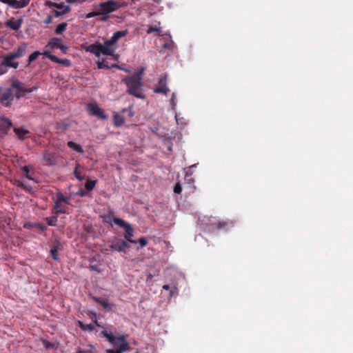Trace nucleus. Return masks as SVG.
<instances>
[{"label": "nucleus", "mask_w": 353, "mask_h": 353, "mask_svg": "<svg viewBox=\"0 0 353 353\" xmlns=\"http://www.w3.org/2000/svg\"><path fill=\"white\" fill-rule=\"evenodd\" d=\"M112 221L116 225L120 226L121 228H124L125 230V235L124 237L126 241L131 243V241H133L131 238L134 235V229L127 222L123 221V219L117 217H113Z\"/></svg>", "instance_id": "nucleus-6"}, {"label": "nucleus", "mask_w": 353, "mask_h": 353, "mask_svg": "<svg viewBox=\"0 0 353 353\" xmlns=\"http://www.w3.org/2000/svg\"><path fill=\"white\" fill-rule=\"evenodd\" d=\"M15 184L17 186L23 188L25 183L21 180H16Z\"/></svg>", "instance_id": "nucleus-50"}, {"label": "nucleus", "mask_w": 353, "mask_h": 353, "mask_svg": "<svg viewBox=\"0 0 353 353\" xmlns=\"http://www.w3.org/2000/svg\"><path fill=\"white\" fill-rule=\"evenodd\" d=\"M154 32H157L158 33V35H160V34L161 32V28L150 26L148 28V30L146 31V32L148 34H151V33H152Z\"/></svg>", "instance_id": "nucleus-37"}, {"label": "nucleus", "mask_w": 353, "mask_h": 353, "mask_svg": "<svg viewBox=\"0 0 353 353\" xmlns=\"http://www.w3.org/2000/svg\"><path fill=\"white\" fill-rule=\"evenodd\" d=\"M133 107L132 105L130 106L128 108H123L122 112H128V114H129V117H132L134 116V112H133Z\"/></svg>", "instance_id": "nucleus-44"}, {"label": "nucleus", "mask_w": 353, "mask_h": 353, "mask_svg": "<svg viewBox=\"0 0 353 353\" xmlns=\"http://www.w3.org/2000/svg\"><path fill=\"white\" fill-rule=\"evenodd\" d=\"M112 67H113V68H118V69H119V70H123V71H124V72H130V70H129L128 69H126V68H123V67H122V66H120V65H117V64H113V65H112Z\"/></svg>", "instance_id": "nucleus-47"}, {"label": "nucleus", "mask_w": 353, "mask_h": 353, "mask_svg": "<svg viewBox=\"0 0 353 353\" xmlns=\"http://www.w3.org/2000/svg\"><path fill=\"white\" fill-rule=\"evenodd\" d=\"M101 14V13L99 12V11L90 12L86 14L85 18L86 19H90V18H92V17H97V16H100Z\"/></svg>", "instance_id": "nucleus-41"}, {"label": "nucleus", "mask_w": 353, "mask_h": 353, "mask_svg": "<svg viewBox=\"0 0 353 353\" xmlns=\"http://www.w3.org/2000/svg\"><path fill=\"white\" fill-rule=\"evenodd\" d=\"M63 43V40L60 38H53L50 40L48 43V46L51 47L52 49H58V48H61V45Z\"/></svg>", "instance_id": "nucleus-21"}, {"label": "nucleus", "mask_w": 353, "mask_h": 353, "mask_svg": "<svg viewBox=\"0 0 353 353\" xmlns=\"http://www.w3.org/2000/svg\"><path fill=\"white\" fill-rule=\"evenodd\" d=\"M132 243L137 244L139 243L141 247H145L148 245V241L145 237H141L138 240L131 241Z\"/></svg>", "instance_id": "nucleus-31"}, {"label": "nucleus", "mask_w": 353, "mask_h": 353, "mask_svg": "<svg viewBox=\"0 0 353 353\" xmlns=\"http://www.w3.org/2000/svg\"><path fill=\"white\" fill-rule=\"evenodd\" d=\"M170 105H171L172 109L174 110L176 105V94L174 93H172V94L171 96Z\"/></svg>", "instance_id": "nucleus-42"}, {"label": "nucleus", "mask_w": 353, "mask_h": 353, "mask_svg": "<svg viewBox=\"0 0 353 353\" xmlns=\"http://www.w3.org/2000/svg\"><path fill=\"white\" fill-rule=\"evenodd\" d=\"M3 62L6 65V68H12L17 69L19 67V63L14 61V57L11 54H8L2 57Z\"/></svg>", "instance_id": "nucleus-14"}, {"label": "nucleus", "mask_w": 353, "mask_h": 353, "mask_svg": "<svg viewBox=\"0 0 353 353\" xmlns=\"http://www.w3.org/2000/svg\"><path fill=\"white\" fill-rule=\"evenodd\" d=\"M58 49H60L63 53H66L68 48L62 43L61 48H58Z\"/></svg>", "instance_id": "nucleus-55"}, {"label": "nucleus", "mask_w": 353, "mask_h": 353, "mask_svg": "<svg viewBox=\"0 0 353 353\" xmlns=\"http://www.w3.org/2000/svg\"><path fill=\"white\" fill-rule=\"evenodd\" d=\"M26 191L30 192L32 190V188L29 185H24L23 188Z\"/></svg>", "instance_id": "nucleus-53"}, {"label": "nucleus", "mask_w": 353, "mask_h": 353, "mask_svg": "<svg viewBox=\"0 0 353 353\" xmlns=\"http://www.w3.org/2000/svg\"><path fill=\"white\" fill-rule=\"evenodd\" d=\"M10 88H12V90L13 91L14 89L16 90L15 92V97L17 99H20L25 96V93H31L37 90V87H32L30 88H26L23 85V83L19 81V80L14 81L11 86Z\"/></svg>", "instance_id": "nucleus-5"}, {"label": "nucleus", "mask_w": 353, "mask_h": 353, "mask_svg": "<svg viewBox=\"0 0 353 353\" xmlns=\"http://www.w3.org/2000/svg\"><path fill=\"white\" fill-rule=\"evenodd\" d=\"M100 16H101V19L102 21H106L108 19V18H109L108 14H101Z\"/></svg>", "instance_id": "nucleus-54"}, {"label": "nucleus", "mask_w": 353, "mask_h": 353, "mask_svg": "<svg viewBox=\"0 0 353 353\" xmlns=\"http://www.w3.org/2000/svg\"><path fill=\"white\" fill-rule=\"evenodd\" d=\"M90 269L93 270H97V268L94 265H90Z\"/></svg>", "instance_id": "nucleus-59"}, {"label": "nucleus", "mask_w": 353, "mask_h": 353, "mask_svg": "<svg viewBox=\"0 0 353 353\" xmlns=\"http://www.w3.org/2000/svg\"><path fill=\"white\" fill-rule=\"evenodd\" d=\"M67 26L68 24L64 22L59 23L55 29V33L57 34H61L66 30Z\"/></svg>", "instance_id": "nucleus-26"}, {"label": "nucleus", "mask_w": 353, "mask_h": 353, "mask_svg": "<svg viewBox=\"0 0 353 353\" xmlns=\"http://www.w3.org/2000/svg\"><path fill=\"white\" fill-rule=\"evenodd\" d=\"M171 46V43H165L163 44V48H169Z\"/></svg>", "instance_id": "nucleus-57"}, {"label": "nucleus", "mask_w": 353, "mask_h": 353, "mask_svg": "<svg viewBox=\"0 0 353 353\" xmlns=\"http://www.w3.org/2000/svg\"><path fill=\"white\" fill-rule=\"evenodd\" d=\"M101 334L107 339L111 345L116 347L107 350L106 353H124L130 350V344L126 341L124 335L115 336L111 331L107 330H103Z\"/></svg>", "instance_id": "nucleus-1"}, {"label": "nucleus", "mask_w": 353, "mask_h": 353, "mask_svg": "<svg viewBox=\"0 0 353 353\" xmlns=\"http://www.w3.org/2000/svg\"><path fill=\"white\" fill-rule=\"evenodd\" d=\"M167 74L162 75L159 79V85L154 89V92L167 95L170 92V89L167 86Z\"/></svg>", "instance_id": "nucleus-11"}, {"label": "nucleus", "mask_w": 353, "mask_h": 353, "mask_svg": "<svg viewBox=\"0 0 353 353\" xmlns=\"http://www.w3.org/2000/svg\"><path fill=\"white\" fill-rule=\"evenodd\" d=\"M43 160L47 165H52L55 163L54 156L50 152H46L43 154Z\"/></svg>", "instance_id": "nucleus-19"}, {"label": "nucleus", "mask_w": 353, "mask_h": 353, "mask_svg": "<svg viewBox=\"0 0 353 353\" xmlns=\"http://www.w3.org/2000/svg\"><path fill=\"white\" fill-rule=\"evenodd\" d=\"M57 61H54V63H61L65 66H70L71 64L70 61L67 59H61L58 58Z\"/></svg>", "instance_id": "nucleus-39"}, {"label": "nucleus", "mask_w": 353, "mask_h": 353, "mask_svg": "<svg viewBox=\"0 0 353 353\" xmlns=\"http://www.w3.org/2000/svg\"><path fill=\"white\" fill-rule=\"evenodd\" d=\"M57 3L47 1L46 2V6H48L49 8H55L57 6Z\"/></svg>", "instance_id": "nucleus-48"}, {"label": "nucleus", "mask_w": 353, "mask_h": 353, "mask_svg": "<svg viewBox=\"0 0 353 353\" xmlns=\"http://www.w3.org/2000/svg\"><path fill=\"white\" fill-rule=\"evenodd\" d=\"M14 99L13 91L12 88L0 87V103L6 106L11 105Z\"/></svg>", "instance_id": "nucleus-8"}, {"label": "nucleus", "mask_w": 353, "mask_h": 353, "mask_svg": "<svg viewBox=\"0 0 353 353\" xmlns=\"http://www.w3.org/2000/svg\"><path fill=\"white\" fill-rule=\"evenodd\" d=\"M26 50H27V44L26 43H22L21 44L18 46L17 48L14 50L10 52V54H11L15 59H19L26 54Z\"/></svg>", "instance_id": "nucleus-15"}, {"label": "nucleus", "mask_w": 353, "mask_h": 353, "mask_svg": "<svg viewBox=\"0 0 353 353\" xmlns=\"http://www.w3.org/2000/svg\"><path fill=\"white\" fill-rule=\"evenodd\" d=\"M7 72H8V69L6 68L3 62L1 61L0 63V75H3V74H6V73H7Z\"/></svg>", "instance_id": "nucleus-45"}, {"label": "nucleus", "mask_w": 353, "mask_h": 353, "mask_svg": "<svg viewBox=\"0 0 353 353\" xmlns=\"http://www.w3.org/2000/svg\"><path fill=\"white\" fill-rule=\"evenodd\" d=\"M3 3L8 4L14 8H16L17 0H0Z\"/></svg>", "instance_id": "nucleus-38"}, {"label": "nucleus", "mask_w": 353, "mask_h": 353, "mask_svg": "<svg viewBox=\"0 0 353 353\" xmlns=\"http://www.w3.org/2000/svg\"><path fill=\"white\" fill-rule=\"evenodd\" d=\"M55 8L61 12H64V14L70 12L71 10L69 6L64 5L63 3H57Z\"/></svg>", "instance_id": "nucleus-25"}, {"label": "nucleus", "mask_w": 353, "mask_h": 353, "mask_svg": "<svg viewBox=\"0 0 353 353\" xmlns=\"http://www.w3.org/2000/svg\"><path fill=\"white\" fill-rule=\"evenodd\" d=\"M176 290H177V289L176 288H174L172 290H171L170 292V296H172Z\"/></svg>", "instance_id": "nucleus-56"}, {"label": "nucleus", "mask_w": 353, "mask_h": 353, "mask_svg": "<svg viewBox=\"0 0 353 353\" xmlns=\"http://www.w3.org/2000/svg\"><path fill=\"white\" fill-rule=\"evenodd\" d=\"M67 145L70 148L74 150V151H76L79 153H82L83 152V150L81 145L74 143V141H68Z\"/></svg>", "instance_id": "nucleus-23"}, {"label": "nucleus", "mask_w": 353, "mask_h": 353, "mask_svg": "<svg viewBox=\"0 0 353 353\" xmlns=\"http://www.w3.org/2000/svg\"><path fill=\"white\" fill-rule=\"evenodd\" d=\"M143 68L135 74H134L132 77H128L123 78L122 81L125 83L128 89L127 93L131 94L138 99H144V95L142 93V75H143Z\"/></svg>", "instance_id": "nucleus-2"}, {"label": "nucleus", "mask_w": 353, "mask_h": 353, "mask_svg": "<svg viewBox=\"0 0 353 353\" xmlns=\"http://www.w3.org/2000/svg\"><path fill=\"white\" fill-rule=\"evenodd\" d=\"M22 19H19L16 21L9 20L5 23L6 27L10 28L12 30L17 31L20 29L22 25Z\"/></svg>", "instance_id": "nucleus-17"}, {"label": "nucleus", "mask_w": 353, "mask_h": 353, "mask_svg": "<svg viewBox=\"0 0 353 353\" xmlns=\"http://www.w3.org/2000/svg\"><path fill=\"white\" fill-rule=\"evenodd\" d=\"M34 226L42 232H44L47 229V227L41 223H36Z\"/></svg>", "instance_id": "nucleus-46"}, {"label": "nucleus", "mask_w": 353, "mask_h": 353, "mask_svg": "<svg viewBox=\"0 0 353 353\" xmlns=\"http://www.w3.org/2000/svg\"><path fill=\"white\" fill-rule=\"evenodd\" d=\"M61 208H66L67 210H68L67 207L62 205V203H61Z\"/></svg>", "instance_id": "nucleus-61"}, {"label": "nucleus", "mask_w": 353, "mask_h": 353, "mask_svg": "<svg viewBox=\"0 0 353 353\" xmlns=\"http://www.w3.org/2000/svg\"><path fill=\"white\" fill-rule=\"evenodd\" d=\"M96 185V181L88 180L85 183V188L88 190L91 191L94 189Z\"/></svg>", "instance_id": "nucleus-32"}, {"label": "nucleus", "mask_w": 353, "mask_h": 353, "mask_svg": "<svg viewBox=\"0 0 353 353\" xmlns=\"http://www.w3.org/2000/svg\"><path fill=\"white\" fill-rule=\"evenodd\" d=\"M128 34V30H123L121 31L115 32L112 37L109 39H107L104 41V45H103V48H106L110 53L107 54L108 56H111L114 54L116 48H114V46L116 45L117 41L122 37H125Z\"/></svg>", "instance_id": "nucleus-3"}, {"label": "nucleus", "mask_w": 353, "mask_h": 353, "mask_svg": "<svg viewBox=\"0 0 353 353\" xmlns=\"http://www.w3.org/2000/svg\"><path fill=\"white\" fill-rule=\"evenodd\" d=\"M74 195H79V196L83 197V196H85L86 195V192L83 190L80 189L78 192L74 194Z\"/></svg>", "instance_id": "nucleus-49"}, {"label": "nucleus", "mask_w": 353, "mask_h": 353, "mask_svg": "<svg viewBox=\"0 0 353 353\" xmlns=\"http://www.w3.org/2000/svg\"><path fill=\"white\" fill-rule=\"evenodd\" d=\"M21 170L24 172L25 176L27 179L30 180H34V179L32 177L31 174H30V168L28 165L23 166L21 168Z\"/></svg>", "instance_id": "nucleus-35"}, {"label": "nucleus", "mask_w": 353, "mask_h": 353, "mask_svg": "<svg viewBox=\"0 0 353 353\" xmlns=\"http://www.w3.org/2000/svg\"><path fill=\"white\" fill-rule=\"evenodd\" d=\"M182 191L181 185L179 182L176 183L174 187V192L176 194H180Z\"/></svg>", "instance_id": "nucleus-43"}, {"label": "nucleus", "mask_w": 353, "mask_h": 353, "mask_svg": "<svg viewBox=\"0 0 353 353\" xmlns=\"http://www.w3.org/2000/svg\"><path fill=\"white\" fill-rule=\"evenodd\" d=\"M54 16L57 17L65 14L64 12H61L60 10H54Z\"/></svg>", "instance_id": "nucleus-51"}, {"label": "nucleus", "mask_w": 353, "mask_h": 353, "mask_svg": "<svg viewBox=\"0 0 353 353\" xmlns=\"http://www.w3.org/2000/svg\"><path fill=\"white\" fill-rule=\"evenodd\" d=\"M86 51L94 54L97 57H99L101 54L107 55L110 52L106 48H103V45L99 43H96L88 46Z\"/></svg>", "instance_id": "nucleus-10"}, {"label": "nucleus", "mask_w": 353, "mask_h": 353, "mask_svg": "<svg viewBox=\"0 0 353 353\" xmlns=\"http://www.w3.org/2000/svg\"><path fill=\"white\" fill-rule=\"evenodd\" d=\"M215 225H216L217 228L222 229V228L232 226V221H219L217 223H215Z\"/></svg>", "instance_id": "nucleus-29"}, {"label": "nucleus", "mask_w": 353, "mask_h": 353, "mask_svg": "<svg viewBox=\"0 0 353 353\" xmlns=\"http://www.w3.org/2000/svg\"><path fill=\"white\" fill-rule=\"evenodd\" d=\"M87 111L90 115L95 116L99 119H108V116L105 114L104 111L96 103H88Z\"/></svg>", "instance_id": "nucleus-9"}, {"label": "nucleus", "mask_w": 353, "mask_h": 353, "mask_svg": "<svg viewBox=\"0 0 353 353\" xmlns=\"http://www.w3.org/2000/svg\"><path fill=\"white\" fill-rule=\"evenodd\" d=\"M163 288L164 290H170V286L169 285H164L163 286Z\"/></svg>", "instance_id": "nucleus-58"}, {"label": "nucleus", "mask_w": 353, "mask_h": 353, "mask_svg": "<svg viewBox=\"0 0 353 353\" xmlns=\"http://www.w3.org/2000/svg\"><path fill=\"white\" fill-rule=\"evenodd\" d=\"M91 228H92V227H91V226H87V227L85 228V230H86V231H87V232H90V230H91Z\"/></svg>", "instance_id": "nucleus-60"}, {"label": "nucleus", "mask_w": 353, "mask_h": 353, "mask_svg": "<svg viewBox=\"0 0 353 353\" xmlns=\"http://www.w3.org/2000/svg\"><path fill=\"white\" fill-rule=\"evenodd\" d=\"M97 67L99 69H110V66L109 65V63L108 61H106L105 59H102L101 61H99L97 62Z\"/></svg>", "instance_id": "nucleus-28"}, {"label": "nucleus", "mask_w": 353, "mask_h": 353, "mask_svg": "<svg viewBox=\"0 0 353 353\" xmlns=\"http://www.w3.org/2000/svg\"><path fill=\"white\" fill-rule=\"evenodd\" d=\"M41 53L39 51H35L33 53H32L28 59V65H30L32 61L36 60L39 55H41Z\"/></svg>", "instance_id": "nucleus-30"}, {"label": "nucleus", "mask_w": 353, "mask_h": 353, "mask_svg": "<svg viewBox=\"0 0 353 353\" xmlns=\"http://www.w3.org/2000/svg\"><path fill=\"white\" fill-rule=\"evenodd\" d=\"M94 323L96 324L97 326H99L98 322L97 320H94Z\"/></svg>", "instance_id": "nucleus-62"}, {"label": "nucleus", "mask_w": 353, "mask_h": 353, "mask_svg": "<svg viewBox=\"0 0 353 353\" xmlns=\"http://www.w3.org/2000/svg\"><path fill=\"white\" fill-rule=\"evenodd\" d=\"M52 17L50 15L48 16V17L44 20V23L46 24H50L52 23Z\"/></svg>", "instance_id": "nucleus-52"}, {"label": "nucleus", "mask_w": 353, "mask_h": 353, "mask_svg": "<svg viewBox=\"0 0 353 353\" xmlns=\"http://www.w3.org/2000/svg\"><path fill=\"white\" fill-rule=\"evenodd\" d=\"M130 245L126 241L122 239H115L109 245V248L111 250H116L119 252H125L127 248H129Z\"/></svg>", "instance_id": "nucleus-12"}, {"label": "nucleus", "mask_w": 353, "mask_h": 353, "mask_svg": "<svg viewBox=\"0 0 353 353\" xmlns=\"http://www.w3.org/2000/svg\"><path fill=\"white\" fill-rule=\"evenodd\" d=\"M113 121L115 126L120 127L124 123L125 119L123 115L116 113L114 115Z\"/></svg>", "instance_id": "nucleus-20"}, {"label": "nucleus", "mask_w": 353, "mask_h": 353, "mask_svg": "<svg viewBox=\"0 0 353 353\" xmlns=\"http://www.w3.org/2000/svg\"><path fill=\"white\" fill-rule=\"evenodd\" d=\"M93 300L101 305L103 306V307L108 311H111L112 310V307H113V305L112 304H110L109 303V301L107 299H102V298H100V297H95L94 296L93 297Z\"/></svg>", "instance_id": "nucleus-18"}, {"label": "nucleus", "mask_w": 353, "mask_h": 353, "mask_svg": "<svg viewBox=\"0 0 353 353\" xmlns=\"http://www.w3.org/2000/svg\"><path fill=\"white\" fill-rule=\"evenodd\" d=\"M12 125V123L10 119L5 117H0V138L8 133Z\"/></svg>", "instance_id": "nucleus-13"}, {"label": "nucleus", "mask_w": 353, "mask_h": 353, "mask_svg": "<svg viewBox=\"0 0 353 353\" xmlns=\"http://www.w3.org/2000/svg\"><path fill=\"white\" fill-rule=\"evenodd\" d=\"M24 228H28L27 224L24 225Z\"/></svg>", "instance_id": "nucleus-63"}, {"label": "nucleus", "mask_w": 353, "mask_h": 353, "mask_svg": "<svg viewBox=\"0 0 353 353\" xmlns=\"http://www.w3.org/2000/svg\"><path fill=\"white\" fill-rule=\"evenodd\" d=\"M42 343H43V345L44 346V347L47 350H50V349H53L55 347L54 343L50 342L47 340H43Z\"/></svg>", "instance_id": "nucleus-36"}, {"label": "nucleus", "mask_w": 353, "mask_h": 353, "mask_svg": "<svg viewBox=\"0 0 353 353\" xmlns=\"http://www.w3.org/2000/svg\"><path fill=\"white\" fill-rule=\"evenodd\" d=\"M71 197L65 196L61 192H58L57 194V201L54 203V205L53 208L54 213L57 215L61 214H68V211H67L66 208H61V203H64L65 204H70Z\"/></svg>", "instance_id": "nucleus-4"}, {"label": "nucleus", "mask_w": 353, "mask_h": 353, "mask_svg": "<svg viewBox=\"0 0 353 353\" xmlns=\"http://www.w3.org/2000/svg\"><path fill=\"white\" fill-rule=\"evenodd\" d=\"M79 167H80V165L78 164V165H77V167H76V168H75L74 171V174L75 177H76L79 181H83V180L84 177H83V176H82V175L81 174V173H80L79 172H78L77 168H78Z\"/></svg>", "instance_id": "nucleus-40"}, {"label": "nucleus", "mask_w": 353, "mask_h": 353, "mask_svg": "<svg viewBox=\"0 0 353 353\" xmlns=\"http://www.w3.org/2000/svg\"><path fill=\"white\" fill-rule=\"evenodd\" d=\"M13 130L20 140H24L30 137V132L23 128H14Z\"/></svg>", "instance_id": "nucleus-16"}, {"label": "nucleus", "mask_w": 353, "mask_h": 353, "mask_svg": "<svg viewBox=\"0 0 353 353\" xmlns=\"http://www.w3.org/2000/svg\"><path fill=\"white\" fill-rule=\"evenodd\" d=\"M45 220L49 226H56L57 223V216L46 217Z\"/></svg>", "instance_id": "nucleus-27"}, {"label": "nucleus", "mask_w": 353, "mask_h": 353, "mask_svg": "<svg viewBox=\"0 0 353 353\" xmlns=\"http://www.w3.org/2000/svg\"><path fill=\"white\" fill-rule=\"evenodd\" d=\"M30 0H20L17 1L16 9L23 8L27 6Z\"/></svg>", "instance_id": "nucleus-33"}, {"label": "nucleus", "mask_w": 353, "mask_h": 353, "mask_svg": "<svg viewBox=\"0 0 353 353\" xmlns=\"http://www.w3.org/2000/svg\"><path fill=\"white\" fill-rule=\"evenodd\" d=\"M77 325L83 330L85 331H93L94 330V326L93 324H84L82 321H78L77 323Z\"/></svg>", "instance_id": "nucleus-22"}, {"label": "nucleus", "mask_w": 353, "mask_h": 353, "mask_svg": "<svg viewBox=\"0 0 353 353\" xmlns=\"http://www.w3.org/2000/svg\"><path fill=\"white\" fill-rule=\"evenodd\" d=\"M100 8L99 12L104 14H108L120 8L119 3L110 0L105 2H101L98 5Z\"/></svg>", "instance_id": "nucleus-7"}, {"label": "nucleus", "mask_w": 353, "mask_h": 353, "mask_svg": "<svg viewBox=\"0 0 353 353\" xmlns=\"http://www.w3.org/2000/svg\"><path fill=\"white\" fill-rule=\"evenodd\" d=\"M41 54H43V56L48 57L50 61H52V62L54 61H58V57L52 54L49 51H45L44 52H43Z\"/></svg>", "instance_id": "nucleus-34"}, {"label": "nucleus", "mask_w": 353, "mask_h": 353, "mask_svg": "<svg viewBox=\"0 0 353 353\" xmlns=\"http://www.w3.org/2000/svg\"><path fill=\"white\" fill-rule=\"evenodd\" d=\"M59 249V244L57 243V245H54L51 249H50V254L52 257V259L55 261L59 260L58 257V250Z\"/></svg>", "instance_id": "nucleus-24"}]
</instances>
